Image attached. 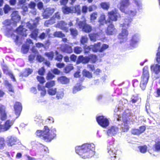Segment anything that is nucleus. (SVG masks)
<instances>
[{
  "mask_svg": "<svg viewBox=\"0 0 160 160\" xmlns=\"http://www.w3.org/2000/svg\"><path fill=\"white\" fill-rule=\"evenodd\" d=\"M55 11L54 8H46L43 13V16L44 18H48L51 16Z\"/></svg>",
  "mask_w": 160,
  "mask_h": 160,
  "instance_id": "a211bd4d",
  "label": "nucleus"
},
{
  "mask_svg": "<svg viewBox=\"0 0 160 160\" xmlns=\"http://www.w3.org/2000/svg\"><path fill=\"white\" fill-rule=\"evenodd\" d=\"M39 20V18L37 17L34 22L32 20H31L27 23L26 26L32 31L30 35L32 38L36 40L37 38L38 37L40 39L43 40L47 36V35L45 32H43L40 34L38 37V29H37L36 27L37 25Z\"/></svg>",
  "mask_w": 160,
  "mask_h": 160,
  "instance_id": "20e7f679",
  "label": "nucleus"
},
{
  "mask_svg": "<svg viewBox=\"0 0 160 160\" xmlns=\"http://www.w3.org/2000/svg\"><path fill=\"white\" fill-rule=\"evenodd\" d=\"M64 90L61 89L59 90L57 92L56 98L58 99L62 98L64 96Z\"/></svg>",
  "mask_w": 160,
  "mask_h": 160,
  "instance_id": "f704fd0d",
  "label": "nucleus"
},
{
  "mask_svg": "<svg viewBox=\"0 0 160 160\" xmlns=\"http://www.w3.org/2000/svg\"><path fill=\"white\" fill-rule=\"evenodd\" d=\"M101 43L100 42L95 44L94 45L92 46V50L93 52H100L99 49H100V45Z\"/></svg>",
  "mask_w": 160,
  "mask_h": 160,
  "instance_id": "cd10ccee",
  "label": "nucleus"
},
{
  "mask_svg": "<svg viewBox=\"0 0 160 160\" xmlns=\"http://www.w3.org/2000/svg\"><path fill=\"white\" fill-rule=\"evenodd\" d=\"M73 13H76L78 15L81 14V11L80 5L75 6L74 8L72 7Z\"/></svg>",
  "mask_w": 160,
  "mask_h": 160,
  "instance_id": "7c9ffc66",
  "label": "nucleus"
},
{
  "mask_svg": "<svg viewBox=\"0 0 160 160\" xmlns=\"http://www.w3.org/2000/svg\"><path fill=\"white\" fill-rule=\"evenodd\" d=\"M73 67L72 65H69L66 66L64 68V72L66 73H68L73 69Z\"/></svg>",
  "mask_w": 160,
  "mask_h": 160,
  "instance_id": "8fccbe9b",
  "label": "nucleus"
},
{
  "mask_svg": "<svg viewBox=\"0 0 160 160\" xmlns=\"http://www.w3.org/2000/svg\"><path fill=\"white\" fill-rule=\"evenodd\" d=\"M48 94L50 95H53L56 94L57 92L56 88H49L48 90Z\"/></svg>",
  "mask_w": 160,
  "mask_h": 160,
  "instance_id": "a18cd8bd",
  "label": "nucleus"
},
{
  "mask_svg": "<svg viewBox=\"0 0 160 160\" xmlns=\"http://www.w3.org/2000/svg\"><path fill=\"white\" fill-rule=\"evenodd\" d=\"M55 54L56 55L55 59L59 62H61L63 57V56L61 54H59L57 51H56Z\"/></svg>",
  "mask_w": 160,
  "mask_h": 160,
  "instance_id": "58836bf2",
  "label": "nucleus"
},
{
  "mask_svg": "<svg viewBox=\"0 0 160 160\" xmlns=\"http://www.w3.org/2000/svg\"><path fill=\"white\" fill-rule=\"evenodd\" d=\"M4 26L2 29L4 30L6 35L8 37H11L14 40L16 44H18V35H15L13 32H16L17 34L21 35L22 36L26 37L27 34L26 32L27 29L25 28H23L22 25H20L15 31L11 26V22L10 20H6L3 22Z\"/></svg>",
  "mask_w": 160,
  "mask_h": 160,
  "instance_id": "f03ea898",
  "label": "nucleus"
},
{
  "mask_svg": "<svg viewBox=\"0 0 160 160\" xmlns=\"http://www.w3.org/2000/svg\"><path fill=\"white\" fill-rule=\"evenodd\" d=\"M70 31L71 33V34L73 37H76L78 34V31L75 28H70Z\"/></svg>",
  "mask_w": 160,
  "mask_h": 160,
  "instance_id": "4d7b16f0",
  "label": "nucleus"
},
{
  "mask_svg": "<svg viewBox=\"0 0 160 160\" xmlns=\"http://www.w3.org/2000/svg\"><path fill=\"white\" fill-rule=\"evenodd\" d=\"M29 45H26L25 44H24L22 45V47L21 51L23 53H26L27 52H28L29 50Z\"/></svg>",
  "mask_w": 160,
  "mask_h": 160,
  "instance_id": "79ce46f5",
  "label": "nucleus"
},
{
  "mask_svg": "<svg viewBox=\"0 0 160 160\" xmlns=\"http://www.w3.org/2000/svg\"><path fill=\"white\" fill-rule=\"evenodd\" d=\"M56 131L55 128L50 130L47 126H45L43 131L38 130L36 135L42 138L45 141L47 142L51 141L56 136Z\"/></svg>",
  "mask_w": 160,
  "mask_h": 160,
  "instance_id": "39448f33",
  "label": "nucleus"
},
{
  "mask_svg": "<svg viewBox=\"0 0 160 160\" xmlns=\"http://www.w3.org/2000/svg\"><path fill=\"white\" fill-rule=\"evenodd\" d=\"M74 52L77 54L81 53L83 51L82 48L78 46H76L74 47L73 49Z\"/></svg>",
  "mask_w": 160,
  "mask_h": 160,
  "instance_id": "4c0bfd02",
  "label": "nucleus"
},
{
  "mask_svg": "<svg viewBox=\"0 0 160 160\" xmlns=\"http://www.w3.org/2000/svg\"><path fill=\"white\" fill-rule=\"evenodd\" d=\"M88 40V38L86 36H82L80 40V42L81 44H84L87 42Z\"/></svg>",
  "mask_w": 160,
  "mask_h": 160,
  "instance_id": "6e6d98bb",
  "label": "nucleus"
},
{
  "mask_svg": "<svg viewBox=\"0 0 160 160\" xmlns=\"http://www.w3.org/2000/svg\"><path fill=\"white\" fill-rule=\"evenodd\" d=\"M14 112L16 115L18 116V118L20 115L22 110V106L20 103L18 102H16L14 106Z\"/></svg>",
  "mask_w": 160,
  "mask_h": 160,
  "instance_id": "6ab92c4d",
  "label": "nucleus"
},
{
  "mask_svg": "<svg viewBox=\"0 0 160 160\" xmlns=\"http://www.w3.org/2000/svg\"><path fill=\"white\" fill-rule=\"evenodd\" d=\"M140 152L142 153H145L147 150L148 147L146 145L141 146L138 147Z\"/></svg>",
  "mask_w": 160,
  "mask_h": 160,
  "instance_id": "ea45409f",
  "label": "nucleus"
},
{
  "mask_svg": "<svg viewBox=\"0 0 160 160\" xmlns=\"http://www.w3.org/2000/svg\"><path fill=\"white\" fill-rule=\"evenodd\" d=\"M61 50L62 52L68 53H71L73 52L72 47L67 44L62 46Z\"/></svg>",
  "mask_w": 160,
  "mask_h": 160,
  "instance_id": "aec40b11",
  "label": "nucleus"
},
{
  "mask_svg": "<svg viewBox=\"0 0 160 160\" xmlns=\"http://www.w3.org/2000/svg\"><path fill=\"white\" fill-rule=\"evenodd\" d=\"M95 147L94 144L92 143H85L81 146H76L75 151L82 158H88L94 154Z\"/></svg>",
  "mask_w": 160,
  "mask_h": 160,
  "instance_id": "7ed1b4c3",
  "label": "nucleus"
},
{
  "mask_svg": "<svg viewBox=\"0 0 160 160\" xmlns=\"http://www.w3.org/2000/svg\"><path fill=\"white\" fill-rule=\"evenodd\" d=\"M108 47V46L106 44H103L102 46L99 49L100 52H102L104 51L105 50L107 49Z\"/></svg>",
  "mask_w": 160,
  "mask_h": 160,
  "instance_id": "680f3d73",
  "label": "nucleus"
},
{
  "mask_svg": "<svg viewBox=\"0 0 160 160\" xmlns=\"http://www.w3.org/2000/svg\"><path fill=\"white\" fill-rule=\"evenodd\" d=\"M108 22V21L106 20L105 15L103 14H102L98 20L99 25L100 26L103 25L104 24H107Z\"/></svg>",
  "mask_w": 160,
  "mask_h": 160,
  "instance_id": "a878e982",
  "label": "nucleus"
},
{
  "mask_svg": "<svg viewBox=\"0 0 160 160\" xmlns=\"http://www.w3.org/2000/svg\"><path fill=\"white\" fill-rule=\"evenodd\" d=\"M55 23V21L52 20L51 18L50 20H46L45 22L44 25L48 27L50 25H52Z\"/></svg>",
  "mask_w": 160,
  "mask_h": 160,
  "instance_id": "864d4df0",
  "label": "nucleus"
},
{
  "mask_svg": "<svg viewBox=\"0 0 160 160\" xmlns=\"http://www.w3.org/2000/svg\"><path fill=\"white\" fill-rule=\"evenodd\" d=\"M82 73L83 76L88 78H91L92 77V74L86 69L83 70Z\"/></svg>",
  "mask_w": 160,
  "mask_h": 160,
  "instance_id": "37998d69",
  "label": "nucleus"
},
{
  "mask_svg": "<svg viewBox=\"0 0 160 160\" xmlns=\"http://www.w3.org/2000/svg\"><path fill=\"white\" fill-rule=\"evenodd\" d=\"M32 71L30 68H27L25 69L24 72L23 73L22 76L24 77H27L29 74H31Z\"/></svg>",
  "mask_w": 160,
  "mask_h": 160,
  "instance_id": "49530a36",
  "label": "nucleus"
},
{
  "mask_svg": "<svg viewBox=\"0 0 160 160\" xmlns=\"http://www.w3.org/2000/svg\"><path fill=\"white\" fill-rule=\"evenodd\" d=\"M4 83L5 86L7 87V88H8V90L9 92H13V90L12 89V85L9 83L8 81H5Z\"/></svg>",
  "mask_w": 160,
  "mask_h": 160,
  "instance_id": "c03bdc74",
  "label": "nucleus"
},
{
  "mask_svg": "<svg viewBox=\"0 0 160 160\" xmlns=\"http://www.w3.org/2000/svg\"><path fill=\"white\" fill-rule=\"evenodd\" d=\"M121 108H120L118 107L115 109L114 110L115 112H118L116 115L118 117H116L118 121H121V119L123 121V123L122 124L121 126V130L123 132H127L129 129L128 126L127 122L128 120L127 119L129 118L130 115V113H128V110H127L125 111V112L123 113L121 117V114L118 112V111H121ZM115 117H116V116Z\"/></svg>",
  "mask_w": 160,
  "mask_h": 160,
  "instance_id": "6e6552de",
  "label": "nucleus"
},
{
  "mask_svg": "<svg viewBox=\"0 0 160 160\" xmlns=\"http://www.w3.org/2000/svg\"><path fill=\"white\" fill-rule=\"evenodd\" d=\"M132 21L131 18H126L123 23L120 24V27L122 28V29L118 36V39L120 43L125 42L127 40L128 32L125 28H127L130 26Z\"/></svg>",
  "mask_w": 160,
  "mask_h": 160,
  "instance_id": "0eeeda50",
  "label": "nucleus"
},
{
  "mask_svg": "<svg viewBox=\"0 0 160 160\" xmlns=\"http://www.w3.org/2000/svg\"><path fill=\"white\" fill-rule=\"evenodd\" d=\"M38 89L39 91H41V95L42 96H44L45 95L46 92V90L44 87L41 86L40 85H38Z\"/></svg>",
  "mask_w": 160,
  "mask_h": 160,
  "instance_id": "c9c22d12",
  "label": "nucleus"
},
{
  "mask_svg": "<svg viewBox=\"0 0 160 160\" xmlns=\"http://www.w3.org/2000/svg\"><path fill=\"white\" fill-rule=\"evenodd\" d=\"M3 70L4 72L7 74L9 75L11 79H12L13 81H15V78L12 73V72L9 71L7 67H5L3 68Z\"/></svg>",
  "mask_w": 160,
  "mask_h": 160,
  "instance_id": "bb28decb",
  "label": "nucleus"
},
{
  "mask_svg": "<svg viewBox=\"0 0 160 160\" xmlns=\"http://www.w3.org/2000/svg\"><path fill=\"white\" fill-rule=\"evenodd\" d=\"M5 107L3 105L0 106V127L1 131H7L8 130L13 124L14 120H7L4 124L1 125L2 121L5 120L7 118V112L5 110Z\"/></svg>",
  "mask_w": 160,
  "mask_h": 160,
  "instance_id": "423d86ee",
  "label": "nucleus"
},
{
  "mask_svg": "<svg viewBox=\"0 0 160 160\" xmlns=\"http://www.w3.org/2000/svg\"><path fill=\"white\" fill-rule=\"evenodd\" d=\"M58 81L62 84H66L69 82V80L65 77L62 76L58 79Z\"/></svg>",
  "mask_w": 160,
  "mask_h": 160,
  "instance_id": "c756f323",
  "label": "nucleus"
},
{
  "mask_svg": "<svg viewBox=\"0 0 160 160\" xmlns=\"http://www.w3.org/2000/svg\"><path fill=\"white\" fill-rule=\"evenodd\" d=\"M45 55L49 59L52 60L53 58L54 52H47L45 53Z\"/></svg>",
  "mask_w": 160,
  "mask_h": 160,
  "instance_id": "de8ad7c7",
  "label": "nucleus"
},
{
  "mask_svg": "<svg viewBox=\"0 0 160 160\" xmlns=\"http://www.w3.org/2000/svg\"><path fill=\"white\" fill-rule=\"evenodd\" d=\"M60 16L59 13L58 12L56 13L51 18L52 19L55 21V23L56 22L58 21L60 19Z\"/></svg>",
  "mask_w": 160,
  "mask_h": 160,
  "instance_id": "72a5a7b5",
  "label": "nucleus"
},
{
  "mask_svg": "<svg viewBox=\"0 0 160 160\" xmlns=\"http://www.w3.org/2000/svg\"><path fill=\"white\" fill-rule=\"evenodd\" d=\"M154 147L155 151L157 152L160 151V141L156 142Z\"/></svg>",
  "mask_w": 160,
  "mask_h": 160,
  "instance_id": "603ef678",
  "label": "nucleus"
},
{
  "mask_svg": "<svg viewBox=\"0 0 160 160\" xmlns=\"http://www.w3.org/2000/svg\"><path fill=\"white\" fill-rule=\"evenodd\" d=\"M67 24L63 21H61L59 22L57 25V27L67 32L68 31V28L66 27Z\"/></svg>",
  "mask_w": 160,
  "mask_h": 160,
  "instance_id": "4be33fe9",
  "label": "nucleus"
},
{
  "mask_svg": "<svg viewBox=\"0 0 160 160\" xmlns=\"http://www.w3.org/2000/svg\"><path fill=\"white\" fill-rule=\"evenodd\" d=\"M80 21H78V19L76 18H74V20L72 21H70V22L68 23V25L70 26H71L73 25V23L76 24L77 23L78 25V23Z\"/></svg>",
  "mask_w": 160,
  "mask_h": 160,
  "instance_id": "13d9d810",
  "label": "nucleus"
},
{
  "mask_svg": "<svg viewBox=\"0 0 160 160\" xmlns=\"http://www.w3.org/2000/svg\"><path fill=\"white\" fill-rule=\"evenodd\" d=\"M101 6L102 8L105 10H108L110 7V4L108 2H103L101 3Z\"/></svg>",
  "mask_w": 160,
  "mask_h": 160,
  "instance_id": "e433bc0d",
  "label": "nucleus"
},
{
  "mask_svg": "<svg viewBox=\"0 0 160 160\" xmlns=\"http://www.w3.org/2000/svg\"><path fill=\"white\" fill-rule=\"evenodd\" d=\"M140 39V36L138 33L133 34L129 41L130 46L129 47L130 49L134 48L139 42Z\"/></svg>",
  "mask_w": 160,
  "mask_h": 160,
  "instance_id": "9d476101",
  "label": "nucleus"
},
{
  "mask_svg": "<svg viewBox=\"0 0 160 160\" xmlns=\"http://www.w3.org/2000/svg\"><path fill=\"white\" fill-rule=\"evenodd\" d=\"M119 128L116 126H112L110 127L107 131L108 136L112 137L115 136L119 132Z\"/></svg>",
  "mask_w": 160,
  "mask_h": 160,
  "instance_id": "2eb2a0df",
  "label": "nucleus"
},
{
  "mask_svg": "<svg viewBox=\"0 0 160 160\" xmlns=\"http://www.w3.org/2000/svg\"><path fill=\"white\" fill-rule=\"evenodd\" d=\"M12 19L15 22H19L21 18L18 15V12L16 11L13 12L11 14Z\"/></svg>",
  "mask_w": 160,
  "mask_h": 160,
  "instance_id": "393cba45",
  "label": "nucleus"
},
{
  "mask_svg": "<svg viewBox=\"0 0 160 160\" xmlns=\"http://www.w3.org/2000/svg\"><path fill=\"white\" fill-rule=\"evenodd\" d=\"M84 53H88L89 51L92 50V46L91 45L90 46H84Z\"/></svg>",
  "mask_w": 160,
  "mask_h": 160,
  "instance_id": "052dcab7",
  "label": "nucleus"
},
{
  "mask_svg": "<svg viewBox=\"0 0 160 160\" xmlns=\"http://www.w3.org/2000/svg\"><path fill=\"white\" fill-rule=\"evenodd\" d=\"M97 121L98 123L103 127H106L109 124V121L105 117L102 116L97 118Z\"/></svg>",
  "mask_w": 160,
  "mask_h": 160,
  "instance_id": "ddd939ff",
  "label": "nucleus"
},
{
  "mask_svg": "<svg viewBox=\"0 0 160 160\" xmlns=\"http://www.w3.org/2000/svg\"><path fill=\"white\" fill-rule=\"evenodd\" d=\"M149 77L148 66H145L143 69L142 75L141 77V81L140 87L142 90L145 89Z\"/></svg>",
  "mask_w": 160,
  "mask_h": 160,
  "instance_id": "1a4fd4ad",
  "label": "nucleus"
},
{
  "mask_svg": "<svg viewBox=\"0 0 160 160\" xmlns=\"http://www.w3.org/2000/svg\"><path fill=\"white\" fill-rule=\"evenodd\" d=\"M62 11L65 14L73 13L72 7L69 8L67 6H65L62 8Z\"/></svg>",
  "mask_w": 160,
  "mask_h": 160,
  "instance_id": "c85d7f7f",
  "label": "nucleus"
},
{
  "mask_svg": "<svg viewBox=\"0 0 160 160\" xmlns=\"http://www.w3.org/2000/svg\"><path fill=\"white\" fill-rule=\"evenodd\" d=\"M78 26L79 28L82 29V30L86 32H89L92 29L91 26L86 24L84 18L82 21H80L78 23Z\"/></svg>",
  "mask_w": 160,
  "mask_h": 160,
  "instance_id": "f8f14e48",
  "label": "nucleus"
},
{
  "mask_svg": "<svg viewBox=\"0 0 160 160\" xmlns=\"http://www.w3.org/2000/svg\"><path fill=\"white\" fill-rule=\"evenodd\" d=\"M117 30L113 24H111L108 25L106 32L108 34L112 35L116 33Z\"/></svg>",
  "mask_w": 160,
  "mask_h": 160,
  "instance_id": "412c9836",
  "label": "nucleus"
},
{
  "mask_svg": "<svg viewBox=\"0 0 160 160\" xmlns=\"http://www.w3.org/2000/svg\"><path fill=\"white\" fill-rule=\"evenodd\" d=\"M133 5L128 9V8L130 5L129 0H122L118 5V7L122 12L133 17L136 15L137 10L142 9V6L141 0H133Z\"/></svg>",
  "mask_w": 160,
  "mask_h": 160,
  "instance_id": "f257e3e1",
  "label": "nucleus"
},
{
  "mask_svg": "<svg viewBox=\"0 0 160 160\" xmlns=\"http://www.w3.org/2000/svg\"><path fill=\"white\" fill-rule=\"evenodd\" d=\"M156 58L157 62L160 63V46L158 48V52L156 54Z\"/></svg>",
  "mask_w": 160,
  "mask_h": 160,
  "instance_id": "bf43d9fd",
  "label": "nucleus"
},
{
  "mask_svg": "<svg viewBox=\"0 0 160 160\" xmlns=\"http://www.w3.org/2000/svg\"><path fill=\"white\" fill-rule=\"evenodd\" d=\"M89 58V61H90L93 63L95 62L97 60V56L93 54H91L88 56Z\"/></svg>",
  "mask_w": 160,
  "mask_h": 160,
  "instance_id": "3c124183",
  "label": "nucleus"
},
{
  "mask_svg": "<svg viewBox=\"0 0 160 160\" xmlns=\"http://www.w3.org/2000/svg\"><path fill=\"white\" fill-rule=\"evenodd\" d=\"M53 36L55 37L58 38H63L65 37L64 34L61 31H57L55 32L53 34Z\"/></svg>",
  "mask_w": 160,
  "mask_h": 160,
  "instance_id": "a19ab883",
  "label": "nucleus"
},
{
  "mask_svg": "<svg viewBox=\"0 0 160 160\" xmlns=\"http://www.w3.org/2000/svg\"><path fill=\"white\" fill-rule=\"evenodd\" d=\"M55 85V82L53 81H50V82H48L46 84V87L49 88L53 86H54Z\"/></svg>",
  "mask_w": 160,
  "mask_h": 160,
  "instance_id": "09e8293b",
  "label": "nucleus"
},
{
  "mask_svg": "<svg viewBox=\"0 0 160 160\" xmlns=\"http://www.w3.org/2000/svg\"><path fill=\"white\" fill-rule=\"evenodd\" d=\"M98 16L97 13L94 12L91 15V20H93L96 19Z\"/></svg>",
  "mask_w": 160,
  "mask_h": 160,
  "instance_id": "338daca9",
  "label": "nucleus"
},
{
  "mask_svg": "<svg viewBox=\"0 0 160 160\" xmlns=\"http://www.w3.org/2000/svg\"><path fill=\"white\" fill-rule=\"evenodd\" d=\"M37 79L38 81L41 83H43L45 82V80L44 78L42 76H38Z\"/></svg>",
  "mask_w": 160,
  "mask_h": 160,
  "instance_id": "e2e57ef3",
  "label": "nucleus"
},
{
  "mask_svg": "<svg viewBox=\"0 0 160 160\" xmlns=\"http://www.w3.org/2000/svg\"><path fill=\"white\" fill-rule=\"evenodd\" d=\"M44 58L40 55H38L37 57V60L39 62H41L44 61Z\"/></svg>",
  "mask_w": 160,
  "mask_h": 160,
  "instance_id": "774afa93",
  "label": "nucleus"
},
{
  "mask_svg": "<svg viewBox=\"0 0 160 160\" xmlns=\"http://www.w3.org/2000/svg\"><path fill=\"white\" fill-rule=\"evenodd\" d=\"M151 71L156 74H158L160 72V65L158 64H154L151 66Z\"/></svg>",
  "mask_w": 160,
  "mask_h": 160,
  "instance_id": "b1692460",
  "label": "nucleus"
},
{
  "mask_svg": "<svg viewBox=\"0 0 160 160\" xmlns=\"http://www.w3.org/2000/svg\"><path fill=\"white\" fill-rule=\"evenodd\" d=\"M90 40L93 42H95L97 39H98V35L96 34L91 33L89 35Z\"/></svg>",
  "mask_w": 160,
  "mask_h": 160,
  "instance_id": "473e14b6",
  "label": "nucleus"
},
{
  "mask_svg": "<svg viewBox=\"0 0 160 160\" xmlns=\"http://www.w3.org/2000/svg\"><path fill=\"white\" fill-rule=\"evenodd\" d=\"M36 5V4L34 2H31L30 3L28 4V6L29 8L32 9L35 8Z\"/></svg>",
  "mask_w": 160,
  "mask_h": 160,
  "instance_id": "69168bd1",
  "label": "nucleus"
},
{
  "mask_svg": "<svg viewBox=\"0 0 160 160\" xmlns=\"http://www.w3.org/2000/svg\"><path fill=\"white\" fill-rule=\"evenodd\" d=\"M18 140L17 138L13 136H8L6 140V142L9 146H12L16 144Z\"/></svg>",
  "mask_w": 160,
  "mask_h": 160,
  "instance_id": "dca6fc26",
  "label": "nucleus"
},
{
  "mask_svg": "<svg viewBox=\"0 0 160 160\" xmlns=\"http://www.w3.org/2000/svg\"><path fill=\"white\" fill-rule=\"evenodd\" d=\"M4 139L3 138L0 137V149H3L5 145Z\"/></svg>",
  "mask_w": 160,
  "mask_h": 160,
  "instance_id": "5fc2aeb1",
  "label": "nucleus"
},
{
  "mask_svg": "<svg viewBox=\"0 0 160 160\" xmlns=\"http://www.w3.org/2000/svg\"><path fill=\"white\" fill-rule=\"evenodd\" d=\"M108 15L109 19L114 21H117L118 18L120 17L118 11L115 9L108 12Z\"/></svg>",
  "mask_w": 160,
  "mask_h": 160,
  "instance_id": "4468645a",
  "label": "nucleus"
},
{
  "mask_svg": "<svg viewBox=\"0 0 160 160\" xmlns=\"http://www.w3.org/2000/svg\"><path fill=\"white\" fill-rule=\"evenodd\" d=\"M145 130L146 127L144 126H142L139 127L138 129H132L131 130V132L134 135L139 136L143 133Z\"/></svg>",
  "mask_w": 160,
  "mask_h": 160,
  "instance_id": "f3484780",
  "label": "nucleus"
},
{
  "mask_svg": "<svg viewBox=\"0 0 160 160\" xmlns=\"http://www.w3.org/2000/svg\"><path fill=\"white\" fill-rule=\"evenodd\" d=\"M83 87L81 85L77 84L73 88V93L74 94L76 93L78 91L82 89Z\"/></svg>",
  "mask_w": 160,
  "mask_h": 160,
  "instance_id": "2f4dec72",
  "label": "nucleus"
},
{
  "mask_svg": "<svg viewBox=\"0 0 160 160\" xmlns=\"http://www.w3.org/2000/svg\"><path fill=\"white\" fill-rule=\"evenodd\" d=\"M108 152L112 160L116 159L117 152L118 148L115 145H110L108 146Z\"/></svg>",
  "mask_w": 160,
  "mask_h": 160,
  "instance_id": "9b49d317",
  "label": "nucleus"
},
{
  "mask_svg": "<svg viewBox=\"0 0 160 160\" xmlns=\"http://www.w3.org/2000/svg\"><path fill=\"white\" fill-rule=\"evenodd\" d=\"M89 61V58L88 56L83 57L82 55L78 57L77 63H79L82 62L84 63H88Z\"/></svg>",
  "mask_w": 160,
  "mask_h": 160,
  "instance_id": "5701e85b",
  "label": "nucleus"
},
{
  "mask_svg": "<svg viewBox=\"0 0 160 160\" xmlns=\"http://www.w3.org/2000/svg\"><path fill=\"white\" fill-rule=\"evenodd\" d=\"M10 9L11 8L9 5H5L3 8L4 13H8L9 11L10 10Z\"/></svg>",
  "mask_w": 160,
  "mask_h": 160,
  "instance_id": "0e129e2a",
  "label": "nucleus"
}]
</instances>
